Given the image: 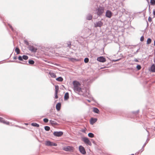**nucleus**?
Returning <instances> with one entry per match:
<instances>
[{
	"instance_id": "nucleus-1",
	"label": "nucleus",
	"mask_w": 155,
	"mask_h": 155,
	"mask_svg": "<svg viewBox=\"0 0 155 155\" xmlns=\"http://www.w3.org/2000/svg\"><path fill=\"white\" fill-rule=\"evenodd\" d=\"M73 84L74 86L73 90L75 92L78 93L80 94L82 93L81 87V85L78 81H73Z\"/></svg>"
},
{
	"instance_id": "nucleus-2",
	"label": "nucleus",
	"mask_w": 155,
	"mask_h": 155,
	"mask_svg": "<svg viewBox=\"0 0 155 155\" xmlns=\"http://www.w3.org/2000/svg\"><path fill=\"white\" fill-rule=\"evenodd\" d=\"M96 11L97 15L99 16H101L104 12V8L103 7L100 6L96 9Z\"/></svg>"
},
{
	"instance_id": "nucleus-3",
	"label": "nucleus",
	"mask_w": 155,
	"mask_h": 155,
	"mask_svg": "<svg viewBox=\"0 0 155 155\" xmlns=\"http://www.w3.org/2000/svg\"><path fill=\"white\" fill-rule=\"evenodd\" d=\"M63 150L66 151L72 152L74 151V148L73 147L68 146L64 147Z\"/></svg>"
},
{
	"instance_id": "nucleus-4",
	"label": "nucleus",
	"mask_w": 155,
	"mask_h": 155,
	"mask_svg": "<svg viewBox=\"0 0 155 155\" xmlns=\"http://www.w3.org/2000/svg\"><path fill=\"white\" fill-rule=\"evenodd\" d=\"M45 145L48 146H57V144L53 142H51L50 141H46L45 142Z\"/></svg>"
},
{
	"instance_id": "nucleus-5",
	"label": "nucleus",
	"mask_w": 155,
	"mask_h": 155,
	"mask_svg": "<svg viewBox=\"0 0 155 155\" xmlns=\"http://www.w3.org/2000/svg\"><path fill=\"white\" fill-rule=\"evenodd\" d=\"M82 140L87 144L89 146H91V143L87 138L85 137H83L82 138Z\"/></svg>"
},
{
	"instance_id": "nucleus-6",
	"label": "nucleus",
	"mask_w": 155,
	"mask_h": 155,
	"mask_svg": "<svg viewBox=\"0 0 155 155\" xmlns=\"http://www.w3.org/2000/svg\"><path fill=\"white\" fill-rule=\"evenodd\" d=\"M94 24L95 27H101L102 26L103 23L101 21H99L96 22Z\"/></svg>"
},
{
	"instance_id": "nucleus-7",
	"label": "nucleus",
	"mask_w": 155,
	"mask_h": 155,
	"mask_svg": "<svg viewBox=\"0 0 155 155\" xmlns=\"http://www.w3.org/2000/svg\"><path fill=\"white\" fill-rule=\"evenodd\" d=\"M80 152L82 154H84L86 153L84 147L82 146H80L79 147Z\"/></svg>"
},
{
	"instance_id": "nucleus-8",
	"label": "nucleus",
	"mask_w": 155,
	"mask_h": 155,
	"mask_svg": "<svg viewBox=\"0 0 155 155\" xmlns=\"http://www.w3.org/2000/svg\"><path fill=\"white\" fill-rule=\"evenodd\" d=\"M28 49L32 52H36L37 49L33 46H30L28 47Z\"/></svg>"
},
{
	"instance_id": "nucleus-9",
	"label": "nucleus",
	"mask_w": 155,
	"mask_h": 155,
	"mask_svg": "<svg viewBox=\"0 0 155 155\" xmlns=\"http://www.w3.org/2000/svg\"><path fill=\"white\" fill-rule=\"evenodd\" d=\"M112 15V13L110 11L108 10L106 11L105 14V16L106 17L108 18H110Z\"/></svg>"
},
{
	"instance_id": "nucleus-10",
	"label": "nucleus",
	"mask_w": 155,
	"mask_h": 155,
	"mask_svg": "<svg viewBox=\"0 0 155 155\" xmlns=\"http://www.w3.org/2000/svg\"><path fill=\"white\" fill-rule=\"evenodd\" d=\"M63 133L61 131L54 132L53 133L54 136L56 137H60L63 134Z\"/></svg>"
},
{
	"instance_id": "nucleus-11",
	"label": "nucleus",
	"mask_w": 155,
	"mask_h": 155,
	"mask_svg": "<svg viewBox=\"0 0 155 155\" xmlns=\"http://www.w3.org/2000/svg\"><path fill=\"white\" fill-rule=\"evenodd\" d=\"M97 60L99 61L102 62H104L106 61L105 58L103 57H98L97 58Z\"/></svg>"
},
{
	"instance_id": "nucleus-12",
	"label": "nucleus",
	"mask_w": 155,
	"mask_h": 155,
	"mask_svg": "<svg viewBox=\"0 0 155 155\" xmlns=\"http://www.w3.org/2000/svg\"><path fill=\"white\" fill-rule=\"evenodd\" d=\"M97 120V118H91L90 120V123L91 124H93L95 123Z\"/></svg>"
},
{
	"instance_id": "nucleus-13",
	"label": "nucleus",
	"mask_w": 155,
	"mask_h": 155,
	"mask_svg": "<svg viewBox=\"0 0 155 155\" xmlns=\"http://www.w3.org/2000/svg\"><path fill=\"white\" fill-rule=\"evenodd\" d=\"M0 122L6 124H9V122L5 121L1 117H0Z\"/></svg>"
},
{
	"instance_id": "nucleus-14",
	"label": "nucleus",
	"mask_w": 155,
	"mask_h": 155,
	"mask_svg": "<svg viewBox=\"0 0 155 155\" xmlns=\"http://www.w3.org/2000/svg\"><path fill=\"white\" fill-rule=\"evenodd\" d=\"M61 107V104L60 103H58L56 105V108L57 110L59 111L60 110Z\"/></svg>"
},
{
	"instance_id": "nucleus-15",
	"label": "nucleus",
	"mask_w": 155,
	"mask_h": 155,
	"mask_svg": "<svg viewBox=\"0 0 155 155\" xmlns=\"http://www.w3.org/2000/svg\"><path fill=\"white\" fill-rule=\"evenodd\" d=\"M150 70L152 72H155V65L154 64L152 65L150 68Z\"/></svg>"
},
{
	"instance_id": "nucleus-16",
	"label": "nucleus",
	"mask_w": 155,
	"mask_h": 155,
	"mask_svg": "<svg viewBox=\"0 0 155 155\" xmlns=\"http://www.w3.org/2000/svg\"><path fill=\"white\" fill-rule=\"evenodd\" d=\"M69 98V94L68 92H66L64 95V100H67Z\"/></svg>"
},
{
	"instance_id": "nucleus-17",
	"label": "nucleus",
	"mask_w": 155,
	"mask_h": 155,
	"mask_svg": "<svg viewBox=\"0 0 155 155\" xmlns=\"http://www.w3.org/2000/svg\"><path fill=\"white\" fill-rule=\"evenodd\" d=\"M92 18V15L90 14H88L86 18L87 20H91Z\"/></svg>"
},
{
	"instance_id": "nucleus-18",
	"label": "nucleus",
	"mask_w": 155,
	"mask_h": 155,
	"mask_svg": "<svg viewBox=\"0 0 155 155\" xmlns=\"http://www.w3.org/2000/svg\"><path fill=\"white\" fill-rule=\"evenodd\" d=\"M49 74L52 78H55L56 77V75L54 73L52 72H50Z\"/></svg>"
},
{
	"instance_id": "nucleus-19",
	"label": "nucleus",
	"mask_w": 155,
	"mask_h": 155,
	"mask_svg": "<svg viewBox=\"0 0 155 155\" xmlns=\"http://www.w3.org/2000/svg\"><path fill=\"white\" fill-rule=\"evenodd\" d=\"M56 80L60 81V82H62L63 81V78H62L61 77H58V78H56Z\"/></svg>"
},
{
	"instance_id": "nucleus-20",
	"label": "nucleus",
	"mask_w": 155,
	"mask_h": 155,
	"mask_svg": "<svg viewBox=\"0 0 155 155\" xmlns=\"http://www.w3.org/2000/svg\"><path fill=\"white\" fill-rule=\"evenodd\" d=\"M31 125L32 126H33L36 127H38L39 126V125L38 124L35 123H31Z\"/></svg>"
},
{
	"instance_id": "nucleus-21",
	"label": "nucleus",
	"mask_w": 155,
	"mask_h": 155,
	"mask_svg": "<svg viewBox=\"0 0 155 155\" xmlns=\"http://www.w3.org/2000/svg\"><path fill=\"white\" fill-rule=\"evenodd\" d=\"M93 111L95 113L98 114L99 110L97 108L95 107L93 108Z\"/></svg>"
},
{
	"instance_id": "nucleus-22",
	"label": "nucleus",
	"mask_w": 155,
	"mask_h": 155,
	"mask_svg": "<svg viewBox=\"0 0 155 155\" xmlns=\"http://www.w3.org/2000/svg\"><path fill=\"white\" fill-rule=\"evenodd\" d=\"M49 122L50 124L52 125H55L57 124L56 122L54 120H50Z\"/></svg>"
},
{
	"instance_id": "nucleus-23",
	"label": "nucleus",
	"mask_w": 155,
	"mask_h": 155,
	"mask_svg": "<svg viewBox=\"0 0 155 155\" xmlns=\"http://www.w3.org/2000/svg\"><path fill=\"white\" fill-rule=\"evenodd\" d=\"M59 90V86L58 85L55 86V93H58Z\"/></svg>"
},
{
	"instance_id": "nucleus-24",
	"label": "nucleus",
	"mask_w": 155,
	"mask_h": 155,
	"mask_svg": "<svg viewBox=\"0 0 155 155\" xmlns=\"http://www.w3.org/2000/svg\"><path fill=\"white\" fill-rule=\"evenodd\" d=\"M15 51L16 52L17 54H18L20 53V50L18 48L16 47L15 48Z\"/></svg>"
},
{
	"instance_id": "nucleus-25",
	"label": "nucleus",
	"mask_w": 155,
	"mask_h": 155,
	"mask_svg": "<svg viewBox=\"0 0 155 155\" xmlns=\"http://www.w3.org/2000/svg\"><path fill=\"white\" fill-rule=\"evenodd\" d=\"M88 136L92 138L94 137V134L91 133H90L88 134Z\"/></svg>"
},
{
	"instance_id": "nucleus-26",
	"label": "nucleus",
	"mask_w": 155,
	"mask_h": 155,
	"mask_svg": "<svg viewBox=\"0 0 155 155\" xmlns=\"http://www.w3.org/2000/svg\"><path fill=\"white\" fill-rule=\"evenodd\" d=\"M150 3L151 5H155V0H151Z\"/></svg>"
},
{
	"instance_id": "nucleus-27",
	"label": "nucleus",
	"mask_w": 155,
	"mask_h": 155,
	"mask_svg": "<svg viewBox=\"0 0 155 155\" xmlns=\"http://www.w3.org/2000/svg\"><path fill=\"white\" fill-rule=\"evenodd\" d=\"M28 57L27 55H23L22 56L23 59H24L25 60H27L28 59Z\"/></svg>"
},
{
	"instance_id": "nucleus-28",
	"label": "nucleus",
	"mask_w": 155,
	"mask_h": 155,
	"mask_svg": "<svg viewBox=\"0 0 155 155\" xmlns=\"http://www.w3.org/2000/svg\"><path fill=\"white\" fill-rule=\"evenodd\" d=\"M28 63L30 64H34L35 62L33 60H30L28 61Z\"/></svg>"
},
{
	"instance_id": "nucleus-29",
	"label": "nucleus",
	"mask_w": 155,
	"mask_h": 155,
	"mask_svg": "<svg viewBox=\"0 0 155 155\" xmlns=\"http://www.w3.org/2000/svg\"><path fill=\"white\" fill-rule=\"evenodd\" d=\"M151 42V39L150 38H148L147 41V44H150Z\"/></svg>"
},
{
	"instance_id": "nucleus-30",
	"label": "nucleus",
	"mask_w": 155,
	"mask_h": 155,
	"mask_svg": "<svg viewBox=\"0 0 155 155\" xmlns=\"http://www.w3.org/2000/svg\"><path fill=\"white\" fill-rule=\"evenodd\" d=\"M45 129L46 131H49L50 130V127L48 126H46L45 127Z\"/></svg>"
},
{
	"instance_id": "nucleus-31",
	"label": "nucleus",
	"mask_w": 155,
	"mask_h": 155,
	"mask_svg": "<svg viewBox=\"0 0 155 155\" xmlns=\"http://www.w3.org/2000/svg\"><path fill=\"white\" fill-rule=\"evenodd\" d=\"M88 61L89 59L88 58H85V59H84V61L85 63H87L88 62Z\"/></svg>"
},
{
	"instance_id": "nucleus-32",
	"label": "nucleus",
	"mask_w": 155,
	"mask_h": 155,
	"mask_svg": "<svg viewBox=\"0 0 155 155\" xmlns=\"http://www.w3.org/2000/svg\"><path fill=\"white\" fill-rule=\"evenodd\" d=\"M147 142H146L144 143V145H143V146L142 147V149L141 150V152L143 151V148L145 147V146H146V144H147Z\"/></svg>"
},
{
	"instance_id": "nucleus-33",
	"label": "nucleus",
	"mask_w": 155,
	"mask_h": 155,
	"mask_svg": "<svg viewBox=\"0 0 155 155\" xmlns=\"http://www.w3.org/2000/svg\"><path fill=\"white\" fill-rule=\"evenodd\" d=\"M18 59L20 61H22L23 60L22 57L19 56L18 57Z\"/></svg>"
},
{
	"instance_id": "nucleus-34",
	"label": "nucleus",
	"mask_w": 155,
	"mask_h": 155,
	"mask_svg": "<svg viewBox=\"0 0 155 155\" xmlns=\"http://www.w3.org/2000/svg\"><path fill=\"white\" fill-rule=\"evenodd\" d=\"M137 68L138 70L140 69L141 68V66L139 65H138L137 66Z\"/></svg>"
},
{
	"instance_id": "nucleus-35",
	"label": "nucleus",
	"mask_w": 155,
	"mask_h": 155,
	"mask_svg": "<svg viewBox=\"0 0 155 155\" xmlns=\"http://www.w3.org/2000/svg\"><path fill=\"white\" fill-rule=\"evenodd\" d=\"M144 39V37L143 36H142L140 38V41H143Z\"/></svg>"
},
{
	"instance_id": "nucleus-36",
	"label": "nucleus",
	"mask_w": 155,
	"mask_h": 155,
	"mask_svg": "<svg viewBox=\"0 0 155 155\" xmlns=\"http://www.w3.org/2000/svg\"><path fill=\"white\" fill-rule=\"evenodd\" d=\"M43 121H44L45 122V123H47L48 122V119L47 118H44V119H43Z\"/></svg>"
},
{
	"instance_id": "nucleus-37",
	"label": "nucleus",
	"mask_w": 155,
	"mask_h": 155,
	"mask_svg": "<svg viewBox=\"0 0 155 155\" xmlns=\"http://www.w3.org/2000/svg\"><path fill=\"white\" fill-rule=\"evenodd\" d=\"M58 93H55V98L56 99L58 98Z\"/></svg>"
},
{
	"instance_id": "nucleus-38",
	"label": "nucleus",
	"mask_w": 155,
	"mask_h": 155,
	"mask_svg": "<svg viewBox=\"0 0 155 155\" xmlns=\"http://www.w3.org/2000/svg\"><path fill=\"white\" fill-rule=\"evenodd\" d=\"M18 62L20 63H21V64H26V63L27 62L26 61H24L23 62Z\"/></svg>"
},
{
	"instance_id": "nucleus-39",
	"label": "nucleus",
	"mask_w": 155,
	"mask_h": 155,
	"mask_svg": "<svg viewBox=\"0 0 155 155\" xmlns=\"http://www.w3.org/2000/svg\"><path fill=\"white\" fill-rule=\"evenodd\" d=\"M153 17H155V9L153 10Z\"/></svg>"
},
{
	"instance_id": "nucleus-40",
	"label": "nucleus",
	"mask_w": 155,
	"mask_h": 155,
	"mask_svg": "<svg viewBox=\"0 0 155 155\" xmlns=\"http://www.w3.org/2000/svg\"><path fill=\"white\" fill-rule=\"evenodd\" d=\"M148 21H150V22L151 21H152V18H151L150 17H149L148 18Z\"/></svg>"
},
{
	"instance_id": "nucleus-41",
	"label": "nucleus",
	"mask_w": 155,
	"mask_h": 155,
	"mask_svg": "<svg viewBox=\"0 0 155 155\" xmlns=\"http://www.w3.org/2000/svg\"><path fill=\"white\" fill-rule=\"evenodd\" d=\"M9 25L10 28L13 31V28H12V26L11 25Z\"/></svg>"
},
{
	"instance_id": "nucleus-42",
	"label": "nucleus",
	"mask_w": 155,
	"mask_h": 155,
	"mask_svg": "<svg viewBox=\"0 0 155 155\" xmlns=\"http://www.w3.org/2000/svg\"><path fill=\"white\" fill-rule=\"evenodd\" d=\"M25 43L27 45H28L29 43L27 41H25Z\"/></svg>"
},
{
	"instance_id": "nucleus-43",
	"label": "nucleus",
	"mask_w": 155,
	"mask_h": 155,
	"mask_svg": "<svg viewBox=\"0 0 155 155\" xmlns=\"http://www.w3.org/2000/svg\"><path fill=\"white\" fill-rule=\"evenodd\" d=\"M71 42H69V44H68V47H69V48H70V46H71Z\"/></svg>"
},
{
	"instance_id": "nucleus-44",
	"label": "nucleus",
	"mask_w": 155,
	"mask_h": 155,
	"mask_svg": "<svg viewBox=\"0 0 155 155\" xmlns=\"http://www.w3.org/2000/svg\"><path fill=\"white\" fill-rule=\"evenodd\" d=\"M17 58L16 56H14L13 58V59H16Z\"/></svg>"
},
{
	"instance_id": "nucleus-45",
	"label": "nucleus",
	"mask_w": 155,
	"mask_h": 155,
	"mask_svg": "<svg viewBox=\"0 0 155 155\" xmlns=\"http://www.w3.org/2000/svg\"><path fill=\"white\" fill-rule=\"evenodd\" d=\"M149 140V139L148 138H147L146 142H147V143Z\"/></svg>"
},
{
	"instance_id": "nucleus-46",
	"label": "nucleus",
	"mask_w": 155,
	"mask_h": 155,
	"mask_svg": "<svg viewBox=\"0 0 155 155\" xmlns=\"http://www.w3.org/2000/svg\"><path fill=\"white\" fill-rule=\"evenodd\" d=\"M139 112V110H138L136 112V113H137V114H138Z\"/></svg>"
},
{
	"instance_id": "nucleus-47",
	"label": "nucleus",
	"mask_w": 155,
	"mask_h": 155,
	"mask_svg": "<svg viewBox=\"0 0 155 155\" xmlns=\"http://www.w3.org/2000/svg\"><path fill=\"white\" fill-rule=\"evenodd\" d=\"M154 45H155V41H154Z\"/></svg>"
},
{
	"instance_id": "nucleus-48",
	"label": "nucleus",
	"mask_w": 155,
	"mask_h": 155,
	"mask_svg": "<svg viewBox=\"0 0 155 155\" xmlns=\"http://www.w3.org/2000/svg\"><path fill=\"white\" fill-rule=\"evenodd\" d=\"M93 143H95L94 141H93Z\"/></svg>"
},
{
	"instance_id": "nucleus-49",
	"label": "nucleus",
	"mask_w": 155,
	"mask_h": 155,
	"mask_svg": "<svg viewBox=\"0 0 155 155\" xmlns=\"http://www.w3.org/2000/svg\"><path fill=\"white\" fill-rule=\"evenodd\" d=\"M135 112H133V113H134V114H135Z\"/></svg>"
},
{
	"instance_id": "nucleus-50",
	"label": "nucleus",
	"mask_w": 155,
	"mask_h": 155,
	"mask_svg": "<svg viewBox=\"0 0 155 155\" xmlns=\"http://www.w3.org/2000/svg\"><path fill=\"white\" fill-rule=\"evenodd\" d=\"M88 102H90V101L88 100Z\"/></svg>"
}]
</instances>
